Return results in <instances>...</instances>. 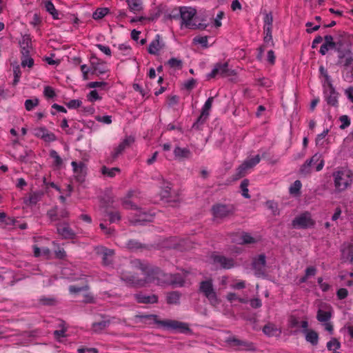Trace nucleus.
Listing matches in <instances>:
<instances>
[{
  "label": "nucleus",
  "mask_w": 353,
  "mask_h": 353,
  "mask_svg": "<svg viewBox=\"0 0 353 353\" xmlns=\"http://www.w3.org/2000/svg\"><path fill=\"white\" fill-rule=\"evenodd\" d=\"M57 234L64 239H73L76 236L74 231L66 221L57 223L56 225Z\"/></svg>",
  "instance_id": "obj_12"
},
{
  "label": "nucleus",
  "mask_w": 353,
  "mask_h": 353,
  "mask_svg": "<svg viewBox=\"0 0 353 353\" xmlns=\"http://www.w3.org/2000/svg\"><path fill=\"white\" fill-rule=\"evenodd\" d=\"M225 341L231 347H239V344H241V340L234 336L228 338Z\"/></svg>",
  "instance_id": "obj_62"
},
{
  "label": "nucleus",
  "mask_w": 353,
  "mask_h": 353,
  "mask_svg": "<svg viewBox=\"0 0 353 353\" xmlns=\"http://www.w3.org/2000/svg\"><path fill=\"white\" fill-rule=\"evenodd\" d=\"M134 142V138L132 136L126 137L119 145L114 148V151L111 153L110 157L108 158V163H112L121 154L123 151L131 146Z\"/></svg>",
  "instance_id": "obj_9"
},
{
  "label": "nucleus",
  "mask_w": 353,
  "mask_h": 353,
  "mask_svg": "<svg viewBox=\"0 0 353 353\" xmlns=\"http://www.w3.org/2000/svg\"><path fill=\"white\" fill-rule=\"evenodd\" d=\"M174 154L176 158L179 159H188L190 157L191 152L188 148L176 147L174 150Z\"/></svg>",
  "instance_id": "obj_26"
},
{
  "label": "nucleus",
  "mask_w": 353,
  "mask_h": 353,
  "mask_svg": "<svg viewBox=\"0 0 353 353\" xmlns=\"http://www.w3.org/2000/svg\"><path fill=\"white\" fill-rule=\"evenodd\" d=\"M44 96L47 98L52 99L56 96L54 89L50 86H46L43 91Z\"/></svg>",
  "instance_id": "obj_58"
},
{
  "label": "nucleus",
  "mask_w": 353,
  "mask_h": 353,
  "mask_svg": "<svg viewBox=\"0 0 353 353\" xmlns=\"http://www.w3.org/2000/svg\"><path fill=\"white\" fill-rule=\"evenodd\" d=\"M34 64V60L29 56H22L21 57V65L23 67L28 66V68L32 67Z\"/></svg>",
  "instance_id": "obj_54"
},
{
  "label": "nucleus",
  "mask_w": 353,
  "mask_h": 353,
  "mask_svg": "<svg viewBox=\"0 0 353 353\" xmlns=\"http://www.w3.org/2000/svg\"><path fill=\"white\" fill-rule=\"evenodd\" d=\"M71 164L74 172L79 174L85 173V164L84 163L79 162V163H77L76 161H72Z\"/></svg>",
  "instance_id": "obj_39"
},
{
  "label": "nucleus",
  "mask_w": 353,
  "mask_h": 353,
  "mask_svg": "<svg viewBox=\"0 0 353 353\" xmlns=\"http://www.w3.org/2000/svg\"><path fill=\"white\" fill-rule=\"evenodd\" d=\"M90 72L92 74L100 75L105 74L107 70L103 65V63L100 62L95 57H92L91 60Z\"/></svg>",
  "instance_id": "obj_20"
},
{
  "label": "nucleus",
  "mask_w": 353,
  "mask_h": 353,
  "mask_svg": "<svg viewBox=\"0 0 353 353\" xmlns=\"http://www.w3.org/2000/svg\"><path fill=\"white\" fill-rule=\"evenodd\" d=\"M69 212L67 209H61L59 210L57 205L47 212V216L51 222L59 221L62 219H65L69 216Z\"/></svg>",
  "instance_id": "obj_14"
},
{
  "label": "nucleus",
  "mask_w": 353,
  "mask_h": 353,
  "mask_svg": "<svg viewBox=\"0 0 353 353\" xmlns=\"http://www.w3.org/2000/svg\"><path fill=\"white\" fill-rule=\"evenodd\" d=\"M130 10L133 12H137L142 10V1L141 0H126Z\"/></svg>",
  "instance_id": "obj_30"
},
{
  "label": "nucleus",
  "mask_w": 353,
  "mask_h": 353,
  "mask_svg": "<svg viewBox=\"0 0 353 353\" xmlns=\"http://www.w3.org/2000/svg\"><path fill=\"white\" fill-rule=\"evenodd\" d=\"M50 156L54 159V163L57 167H59L60 165H61V164L63 163V161L55 150H51L50 152Z\"/></svg>",
  "instance_id": "obj_50"
},
{
  "label": "nucleus",
  "mask_w": 353,
  "mask_h": 353,
  "mask_svg": "<svg viewBox=\"0 0 353 353\" xmlns=\"http://www.w3.org/2000/svg\"><path fill=\"white\" fill-rule=\"evenodd\" d=\"M180 17L182 20V24H185V27H194L195 23L192 20L196 14V9L191 7H181L179 9Z\"/></svg>",
  "instance_id": "obj_10"
},
{
  "label": "nucleus",
  "mask_w": 353,
  "mask_h": 353,
  "mask_svg": "<svg viewBox=\"0 0 353 353\" xmlns=\"http://www.w3.org/2000/svg\"><path fill=\"white\" fill-rule=\"evenodd\" d=\"M261 158L259 154L256 155L254 157L251 158L248 160H246L243 162L245 164L246 168L250 169L253 168L254 165L258 164L260 162Z\"/></svg>",
  "instance_id": "obj_40"
},
{
  "label": "nucleus",
  "mask_w": 353,
  "mask_h": 353,
  "mask_svg": "<svg viewBox=\"0 0 353 353\" xmlns=\"http://www.w3.org/2000/svg\"><path fill=\"white\" fill-rule=\"evenodd\" d=\"M43 193L41 191L30 193L28 197L24 198L26 205H35L41 199Z\"/></svg>",
  "instance_id": "obj_25"
},
{
  "label": "nucleus",
  "mask_w": 353,
  "mask_h": 353,
  "mask_svg": "<svg viewBox=\"0 0 353 353\" xmlns=\"http://www.w3.org/2000/svg\"><path fill=\"white\" fill-rule=\"evenodd\" d=\"M209 116L206 115L205 113H201V115L196 119V121L193 123L192 128L199 130L200 126L203 125L207 120Z\"/></svg>",
  "instance_id": "obj_37"
},
{
  "label": "nucleus",
  "mask_w": 353,
  "mask_h": 353,
  "mask_svg": "<svg viewBox=\"0 0 353 353\" xmlns=\"http://www.w3.org/2000/svg\"><path fill=\"white\" fill-rule=\"evenodd\" d=\"M305 339L307 342L310 343L312 345H316L319 341L318 333L314 330L307 331Z\"/></svg>",
  "instance_id": "obj_31"
},
{
  "label": "nucleus",
  "mask_w": 353,
  "mask_h": 353,
  "mask_svg": "<svg viewBox=\"0 0 353 353\" xmlns=\"http://www.w3.org/2000/svg\"><path fill=\"white\" fill-rule=\"evenodd\" d=\"M168 274L165 273L159 268L151 269L148 272L147 280L150 282H157L158 285H162L169 283Z\"/></svg>",
  "instance_id": "obj_6"
},
{
  "label": "nucleus",
  "mask_w": 353,
  "mask_h": 353,
  "mask_svg": "<svg viewBox=\"0 0 353 353\" xmlns=\"http://www.w3.org/2000/svg\"><path fill=\"white\" fill-rule=\"evenodd\" d=\"M273 16L272 12L265 13L264 17V28H272Z\"/></svg>",
  "instance_id": "obj_51"
},
{
  "label": "nucleus",
  "mask_w": 353,
  "mask_h": 353,
  "mask_svg": "<svg viewBox=\"0 0 353 353\" xmlns=\"http://www.w3.org/2000/svg\"><path fill=\"white\" fill-rule=\"evenodd\" d=\"M66 105L69 108H77L81 106V101L79 99H72L70 100Z\"/></svg>",
  "instance_id": "obj_64"
},
{
  "label": "nucleus",
  "mask_w": 353,
  "mask_h": 353,
  "mask_svg": "<svg viewBox=\"0 0 353 353\" xmlns=\"http://www.w3.org/2000/svg\"><path fill=\"white\" fill-rule=\"evenodd\" d=\"M248 169L246 168L245 164L243 163L239 166V168L236 169V178L239 179L245 176L246 170Z\"/></svg>",
  "instance_id": "obj_57"
},
{
  "label": "nucleus",
  "mask_w": 353,
  "mask_h": 353,
  "mask_svg": "<svg viewBox=\"0 0 353 353\" xmlns=\"http://www.w3.org/2000/svg\"><path fill=\"white\" fill-rule=\"evenodd\" d=\"M345 59L343 63V66L345 68H348L350 66H353V53L351 51L349 54H346L345 57Z\"/></svg>",
  "instance_id": "obj_61"
},
{
  "label": "nucleus",
  "mask_w": 353,
  "mask_h": 353,
  "mask_svg": "<svg viewBox=\"0 0 353 353\" xmlns=\"http://www.w3.org/2000/svg\"><path fill=\"white\" fill-rule=\"evenodd\" d=\"M255 349L254 345L252 343L246 341L241 340V344H239L238 350H254Z\"/></svg>",
  "instance_id": "obj_43"
},
{
  "label": "nucleus",
  "mask_w": 353,
  "mask_h": 353,
  "mask_svg": "<svg viewBox=\"0 0 353 353\" xmlns=\"http://www.w3.org/2000/svg\"><path fill=\"white\" fill-rule=\"evenodd\" d=\"M214 263L219 264L221 268L230 269L234 267V260L222 255H213L212 256Z\"/></svg>",
  "instance_id": "obj_19"
},
{
  "label": "nucleus",
  "mask_w": 353,
  "mask_h": 353,
  "mask_svg": "<svg viewBox=\"0 0 353 353\" xmlns=\"http://www.w3.org/2000/svg\"><path fill=\"white\" fill-rule=\"evenodd\" d=\"M314 224L315 221L312 219L310 214L307 212L296 216L292 222V225L294 228L305 229L312 228Z\"/></svg>",
  "instance_id": "obj_7"
},
{
  "label": "nucleus",
  "mask_w": 353,
  "mask_h": 353,
  "mask_svg": "<svg viewBox=\"0 0 353 353\" xmlns=\"http://www.w3.org/2000/svg\"><path fill=\"white\" fill-rule=\"evenodd\" d=\"M46 9L50 14L52 15L54 19H59V12L51 1H47L46 3Z\"/></svg>",
  "instance_id": "obj_35"
},
{
  "label": "nucleus",
  "mask_w": 353,
  "mask_h": 353,
  "mask_svg": "<svg viewBox=\"0 0 353 353\" xmlns=\"http://www.w3.org/2000/svg\"><path fill=\"white\" fill-rule=\"evenodd\" d=\"M21 46V52L22 56H29L30 50L31 49V39L29 35H24L22 37L21 41L19 42Z\"/></svg>",
  "instance_id": "obj_22"
},
{
  "label": "nucleus",
  "mask_w": 353,
  "mask_h": 353,
  "mask_svg": "<svg viewBox=\"0 0 353 353\" xmlns=\"http://www.w3.org/2000/svg\"><path fill=\"white\" fill-rule=\"evenodd\" d=\"M46 130L45 128H37L34 129L33 134L35 137L43 139Z\"/></svg>",
  "instance_id": "obj_63"
},
{
  "label": "nucleus",
  "mask_w": 353,
  "mask_h": 353,
  "mask_svg": "<svg viewBox=\"0 0 353 353\" xmlns=\"http://www.w3.org/2000/svg\"><path fill=\"white\" fill-rule=\"evenodd\" d=\"M127 248L130 250H136L142 248L143 246L141 243L135 240H130L127 243Z\"/></svg>",
  "instance_id": "obj_53"
},
{
  "label": "nucleus",
  "mask_w": 353,
  "mask_h": 353,
  "mask_svg": "<svg viewBox=\"0 0 353 353\" xmlns=\"http://www.w3.org/2000/svg\"><path fill=\"white\" fill-rule=\"evenodd\" d=\"M139 317L144 319H152L158 326L168 330H178L181 333H187L190 331L188 323L176 320H160L156 314L141 315Z\"/></svg>",
  "instance_id": "obj_2"
},
{
  "label": "nucleus",
  "mask_w": 353,
  "mask_h": 353,
  "mask_svg": "<svg viewBox=\"0 0 353 353\" xmlns=\"http://www.w3.org/2000/svg\"><path fill=\"white\" fill-rule=\"evenodd\" d=\"M109 221L111 223L118 222L121 220V214L118 211L107 212Z\"/></svg>",
  "instance_id": "obj_44"
},
{
  "label": "nucleus",
  "mask_w": 353,
  "mask_h": 353,
  "mask_svg": "<svg viewBox=\"0 0 353 353\" xmlns=\"http://www.w3.org/2000/svg\"><path fill=\"white\" fill-rule=\"evenodd\" d=\"M252 267L254 270V274L257 276L265 275L266 257L263 254H259L257 257L253 259Z\"/></svg>",
  "instance_id": "obj_11"
},
{
  "label": "nucleus",
  "mask_w": 353,
  "mask_h": 353,
  "mask_svg": "<svg viewBox=\"0 0 353 353\" xmlns=\"http://www.w3.org/2000/svg\"><path fill=\"white\" fill-rule=\"evenodd\" d=\"M130 265L132 268L145 270V267L139 259H133L130 261Z\"/></svg>",
  "instance_id": "obj_59"
},
{
  "label": "nucleus",
  "mask_w": 353,
  "mask_h": 353,
  "mask_svg": "<svg viewBox=\"0 0 353 353\" xmlns=\"http://www.w3.org/2000/svg\"><path fill=\"white\" fill-rule=\"evenodd\" d=\"M334 184L339 191L347 189L352 183V178L348 171H338L334 174Z\"/></svg>",
  "instance_id": "obj_4"
},
{
  "label": "nucleus",
  "mask_w": 353,
  "mask_h": 353,
  "mask_svg": "<svg viewBox=\"0 0 353 353\" xmlns=\"http://www.w3.org/2000/svg\"><path fill=\"white\" fill-rule=\"evenodd\" d=\"M278 331L279 330L276 326L271 323H268L263 327L264 334L269 336H274Z\"/></svg>",
  "instance_id": "obj_32"
},
{
  "label": "nucleus",
  "mask_w": 353,
  "mask_h": 353,
  "mask_svg": "<svg viewBox=\"0 0 353 353\" xmlns=\"http://www.w3.org/2000/svg\"><path fill=\"white\" fill-rule=\"evenodd\" d=\"M214 98L212 97H209L208 100L205 101L203 107L202 108L201 112L205 113L206 115L209 116L210 113L209 111L212 107V104L213 102Z\"/></svg>",
  "instance_id": "obj_47"
},
{
  "label": "nucleus",
  "mask_w": 353,
  "mask_h": 353,
  "mask_svg": "<svg viewBox=\"0 0 353 353\" xmlns=\"http://www.w3.org/2000/svg\"><path fill=\"white\" fill-rule=\"evenodd\" d=\"M96 253L102 258V263L104 265L112 264L114 251L105 247L101 246L96 248Z\"/></svg>",
  "instance_id": "obj_15"
},
{
  "label": "nucleus",
  "mask_w": 353,
  "mask_h": 353,
  "mask_svg": "<svg viewBox=\"0 0 353 353\" xmlns=\"http://www.w3.org/2000/svg\"><path fill=\"white\" fill-rule=\"evenodd\" d=\"M109 12L108 8H98L92 14V17L95 20L101 19L104 17Z\"/></svg>",
  "instance_id": "obj_36"
},
{
  "label": "nucleus",
  "mask_w": 353,
  "mask_h": 353,
  "mask_svg": "<svg viewBox=\"0 0 353 353\" xmlns=\"http://www.w3.org/2000/svg\"><path fill=\"white\" fill-rule=\"evenodd\" d=\"M341 260L343 262H353V244L350 243H343L341 248Z\"/></svg>",
  "instance_id": "obj_18"
},
{
  "label": "nucleus",
  "mask_w": 353,
  "mask_h": 353,
  "mask_svg": "<svg viewBox=\"0 0 353 353\" xmlns=\"http://www.w3.org/2000/svg\"><path fill=\"white\" fill-rule=\"evenodd\" d=\"M248 185H249V180L245 179L241 181V185H240L241 191H242V195L246 199L250 198V196L248 194Z\"/></svg>",
  "instance_id": "obj_42"
},
{
  "label": "nucleus",
  "mask_w": 353,
  "mask_h": 353,
  "mask_svg": "<svg viewBox=\"0 0 353 353\" xmlns=\"http://www.w3.org/2000/svg\"><path fill=\"white\" fill-rule=\"evenodd\" d=\"M119 272L121 280L125 281L128 285L135 287H143L145 283V280L139 279L134 275L129 274L122 269L120 270Z\"/></svg>",
  "instance_id": "obj_13"
},
{
  "label": "nucleus",
  "mask_w": 353,
  "mask_h": 353,
  "mask_svg": "<svg viewBox=\"0 0 353 353\" xmlns=\"http://www.w3.org/2000/svg\"><path fill=\"white\" fill-rule=\"evenodd\" d=\"M320 155L315 154L311 159H307L300 168V173L303 175H307L311 172V167L320 160Z\"/></svg>",
  "instance_id": "obj_21"
},
{
  "label": "nucleus",
  "mask_w": 353,
  "mask_h": 353,
  "mask_svg": "<svg viewBox=\"0 0 353 353\" xmlns=\"http://www.w3.org/2000/svg\"><path fill=\"white\" fill-rule=\"evenodd\" d=\"M339 120L342 123L340 125V128L344 130L350 125V120L347 115H343L340 117Z\"/></svg>",
  "instance_id": "obj_60"
},
{
  "label": "nucleus",
  "mask_w": 353,
  "mask_h": 353,
  "mask_svg": "<svg viewBox=\"0 0 353 353\" xmlns=\"http://www.w3.org/2000/svg\"><path fill=\"white\" fill-rule=\"evenodd\" d=\"M134 194V191H129L126 196L122 200V205L125 208L137 210V212L135 214L136 218L130 219V222L133 225H136L141 222L152 221L153 216L151 214L148 213L146 211L143 210L141 208H139L137 205L130 200V199L133 197Z\"/></svg>",
  "instance_id": "obj_1"
},
{
  "label": "nucleus",
  "mask_w": 353,
  "mask_h": 353,
  "mask_svg": "<svg viewBox=\"0 0 353 353\" xmlns=\"http://www.w3.org/2000/svg\"><path fill=\"white\" fill-rule=\"evenodd\" d=\"M39 105V99H27L25 101V108L28 111L32 110L34 107Z\"/></svg>",
  "instance_id": "obj_45"
},
{
  "label": "nucleus",
  "mask_w": 353,
  "mask_h": 353,
  "mask_svg": "<svg viewBox=\"0 0 353 353\" xmlns=\"http://www.w3.org/2000/svg\"><path fill=\"white\" fill-rule=\"evenodd\" d=\"M264 28V33L265 34L263 41L265 43H269L270 41L272 42V44L274 45V43L272 41V28Z\"/></svg>",
  "instance_id": "obj_56"
},
{
  "label": "nucleus",
  "mask_w": 353,
  "mask_h": 353,
  "mask_svg": "<svg viewBox=\"0 0 353 353\" xmlns=\"http://www.w3.org/2000/svg\"><path fill=\"white\" fill-rule=\"evenodd\" d=\"M120 172L121 170L119 168H108L105 165L101 168V173L111 178L115 176L116 173H119Z\"/></svg>",
  "instance_id": "obj_33"
},
{
  "label": "nucleus",
  "mask_w": 353,
  "mask_h": 353,
  "mask_svg": "<svg viewBox=\"0 0 353 353\" xmlns=\"http://www.w3.org/2000/svg\"><path fill=\"white\" fill-rule=\"evenodd\" d=\"M338 52L339 63H341L342 59L345 58L346 54H349L351 50V43L349 39L342 37L336 40V47L334 49Z\"/></svg>",
  "instance_id": "obj_5"
},
{
  "label": "nucleus",
  "mask_w": 353,
  "mask_h": 353,
  "mask_svg": "<svg viewBox=\"0 0 353 353\" xmlns=\"http://www.w3.org/2000/svg\"><path fill=\"white\" fill-rule=\"evenodd\" d=\"M217 74H220L223 77H228L235 76L236 72L234 70L229 68L228 62L225 63H217L211 73L208 74L210 78H214Z\"/></svg>",
  "instance_id": "obj_8"
},
{
  "label": "nucleus",
  "mask_w": 353,
  "mask_h": 353,
  "mask_svg": "<svg viewBox=\"0 0 353 353\" xmlns=\"http://www.w3.org/2000/svg\"><path fill=\"white\" fill-rule=\"evenodd\" d=\"M199 292L202 293L209 301L212 305L219 303L215 290L213 288L212 280L203 281L199 283Z\"/></svg>",
  "instance_id": "obj_3"
},
{
  "label": "nucleus",
  "mask_w": 353,
  "mask_h": 353,
  "mask_svg": "<svg viewBox=\"0 0 353 353\" xmlns=\"http://www.w3.org/2000/svg\"><path fill=\"white\" fill-rule=\"evenodd\" d=\"M167 63L170 68H174L178 69H181L182 68V61L176 58H171L167 62Z\"/></svg>",
  "instance_id": "obj_49"
},
{
  "label": "nucleus",
  "mask_w": 353,
  "mask_h": 353,
  "mask_svg": "<svg viewBox=\"0 0 353 353\" xmlns=\"http://www.w3.org/2000/svg\"><path fill=\"white\" fill-rule=\"evenodd\" d=\"M168 182L164 183V187L161 191V196L163 199H170L171 197V186Z\"/></svg>",
  "instance_id": "obj_38"
},
{
  "label": "nucleus",
  "mask_w": 353,
  "mask_h": 353,
  "mask_svg": "<svg viewBox=\"0 0 353 353\" xmlns=\"http://www.w3.org/2000/svg\"><path fill=\"white\" fill-rule=\"evenodd\" d=\"M212 211L214 216L219 219H223L233 214L232 207L221 204L213 205Z\"/></svg>",
  "instance_id": "obj_17"
},
{
  "label": "nucleus",
  "mask_w": 353,
  "mask_h": 353,
  "mask_svg": "<svg viewBox=\"0 0 353 353\" xmlns=\"http://www.w3.org/2000/svg\"><path fill=\"white\" fill-rule=\"evenodd\" d=\"M324 93L327 104L332 106L337 107L339 93L335 90L331 82H328L327 89L325 90Z\"/></svg>",
  "instance_id": "obj_16"
},
{
  "label": "nucleus",
  "mask_w": 353,
  "mask_h": 353,
  "mask_svg": "<svg viewBox=\"0 0 353 353\" xmlns=\"http://www.w3.org/2000/svg\"><path fill=\"white\" fill-rule=\"evenodd\" d=\"M109 320H103L99 322H96L92 324V329L94 332H101L110 325Z\"/></svg>",
  "instance_id": "obj_34"
},
{
  "label": "nucleus",
  "mask_w": 353,
  "mask_h": 353,
  "mask_svg": "<svg viewBox=\"0 0 353 353\" xmlns=\"http://www.w3.org/2000/svg\"><path fill=\"white\" fill-rule=\"evenodd\" d=\"M13 73H14V80L12 82V85H16L18 83V82L19 81L20 77L21 74V72L19 65H17V66L14 67Z\"/></svg>",
  "instance_id": "obj_52"
},
{
  "label": "nucleus",
  "mask_w": 353,
  "mask_h": 353,
  "mask_svg": "<svg viewBox=\"0 0 353 353\" xmlns=\"http://www.w3.org/2000/svg\"><path fill=\"white\" fill-rule=\"evenodd\" d=\"M181 294L177 291L168 292L166 296V301L168 304H179Z\"/></svg>",
  "instance_id": "obj_28"
},
{
  "label": "nucleus",
  "mask_w": 353,
  "mask_h": 353,
  "mask_svg": "<svg viewBox=\"0 0 353 353\" xmlns=\"http://www.w3.org/2000/svg\"><path fill=\"white\" fill-rule=\"evenodd\" d=\"M242 242L241 244H251L256 243V240L248 233H244L241 236Z\"/></svg>",
  "instance_id": "obj_55"
},
{
  "label": "nucleus",
  "mask_w": 353,
  "mask_h": 353,
  "mask_svg": "<svg viewBox=\"0 0 353 353\" xmlns=\"http://www.w3.org/2000/svg\"><path fill=\"white\" fill-rule=\"evenodd\" d=\"M301 188V183L300 181L296 180L290 188V193L292 194H296L299 193Z\"/></svg>",
  "instance_id": "obj_46"
},
{
  "label": "nucleus",
  "mask_w": 353,
  "mask_h": 353,
  "mask_svg": "<svg viewBox=\"0 0 353 353\" xmlns=\"http://www.w3.org/2000/svg\"><path fill=\"white\" fill-rule=\"evenodd\" d=\"M168 278H169V283H168L169 284L176 285L179 286H183L185 283L183 276L179 273L174 274H169Z\"/></svg>",
  "instance_id": "obj_27"
},
{
  "label": "nucleus",
  "mask_w": 353,
  "mask_h": 353,
  "mask_svg": "<svg viewBox=\"0 0 353 353\" xmlns=\"http://www.w3.org/2000/svg\"><path fill=\"white\" fill-rule=\"evenodd\" d=\"M160 35L157 34L155 39L150 43L148 47V52L151 54H157L163 48L164 44L160 42Z\"/></svg>",
  "instance_id": "obj_23"
},
{
  "label": "nucleus",
  "mask_w": 353,
  "mask_h": 353,
  "mask_svg": "<svg viewBox=\"0 0 353 353\" xmlns=\"http://www.w3.org/2000/svg\"><path fill=\"white\" fill-rule=\"evenodd\" d=\"M340 347H341V344H340L339 341L335 338H333L331 341H330L327 343V347L329 350H336L337 349H339Z\"/></svg>",
  "instance_id": "obj_48"
},
{
  "label": "nucleus",
  "mask_w": 353,
  "mask_h": 353,
  "mask_svg": "<svg viewBox=\"0 0 353 353\" xmlns=\"http://www.w3.org/2000/svg\"><path fill=\"white\" fill-rule=\"evenodd\" d=\"M332 310L324 311L319 309L317 312L316 319L320 322H327L332 317Z\"/></svg>",
  "instance_id": "obj_29"
},
{
  "label": "nucleus",
  "mask_w": 353,
  "mask_h": 353,
  "mask_svg": "<svg viewBox=\"0 0 353 353\" xmlns=\"http://www.w3.org/2000/svg\"><path fill=\"white\" fill-rule=\"evenodd\" d=\"M134 297L139 303H155L158 301V297L155 294L146 296L139 293L134 294Z\"/></svg>",
  "instance_id": "obj_24"
},
{
  "label": "nucleus",
  "mask_w": 353,
  "mask_h": 353,
  "mask_svg": "<svg viewBox=\"0 0 353 353\" xmlns=\"http://www.w3.org/2000/svg\"><path fill=\"white\" fill-rule=\"evenodd\" d=\"M88 290L89 286L88 284L83 285L82 286L70 285L69 287V291L70 293L72 294L79 293L83 291H88Z\"/></svg>",
  "instance_id": "obj_41"
}]
</instances>
